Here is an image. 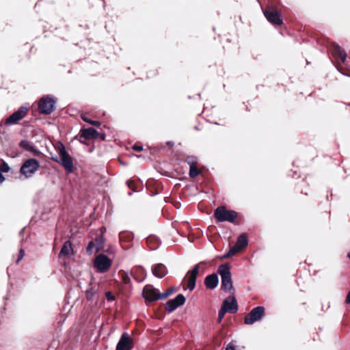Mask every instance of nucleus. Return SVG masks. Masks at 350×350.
Listing matches in <instances>:
<instances>
[{
    "instance_id": "nucleus-1",
    "label": "nucleus",
    "mask_w": 350,
    "mask_h": 350,
    "mask_svg": "<svg viewBox=\"0 0 350 350\" xmlns=\"http://www.w3.org/2000/svg\"><path fill=\"white\" fill-rule=\"evenodd\" d=\"M40 162L33 158L26 159L21 166L19 173L25 178H31L39 170Z\"/></svg>"
},
{
    "instance_id": "nucleus-2",
    "label": "nucleus",
    "mask_w": 350,
    "mask_h": 350,
    "mask_svg": "<svg viewBox=\"0 0 350 350\" xmlns=\"http://www.w3.org/2000/svg\"><path fill=\"white\" fill-rule=\"evenodd\" d=\"M218 273L221 278V288L224 291L230 292L233 290L232 276L230 267L227 264H223L218 268Z\"/></svg>"
},
{
    "instance_id": "nucleus-3",
    "label": "nucleus",
    "mask_w": 350,
    "mask_h": 350,
    "mask_svg": "<svg viewBox=\"0 0 350 350\" xmlns=\"http://www.w3.org/2000/svg\"><path fill=\"white\" fill-rule=\"evenodd\" d=\"M58 154L59 158L55 159L60 165H62L68 173L73 171V162L72 157L66 151L65 147L62 144L58 147Z\"/></svg>"
},
{
    "instance_id": "nucleus-4",
    "label": "nucleus",
    "mask_w": 350,
    "mask_h": 350,
    "mask_svg": "<svg viewBox=\"0 0 350 350\" xmlns=\"http://www.w3.org/2000/svg\"><path fill=\"white\" fill-rule=\"evenodd\" d=\"M216 220L219 222L228 221L234 222L237 217V213L234 211H228L225 206H219L214 213Z\"/></svg>"
},
{
    "instance_id": "nucleus-5",
    "label": "nucleus",
    "mask_w": 350,
    "mask_h": 350,
    "mask_svg": "<svg viewBox=\"0 0 350 350\" xmlns=\"http://www.w3.org/2000/svg\"><path fill=\"white\" fill-rule=\"evenodd\" d=\"M112 260L105 254H100L96 256L94 266L99 273L106 272L111 266Z\"/></svg>"
},
{
    "instance_id": "nucleus-6",
    "label": "nucleus",
    "mask_w": 350,
    "mask_h": 350,
    "mask_svg": "<svg viewBox=\"0 0 350 350\" xmlns=\"http://www.w3.org/2000/svg\"><path fill=\"white\" fill-rule=\"evenodd\" d=\"M55 100L49 96L40 98L38 104V109L41 113L50 114L55 110Z\"/></svg>"
},
{
    "instance_id": "nucleus-7",
    "label": "nucleus",
    "mask_w": 350,
    "mask_h": 350,
    "mask_svg": "<svg viewBox=\"0 0 350 350\" xmlns=\"http://www.w3.org/2000/svg\"><path fill=\"white\" fill-rule=\"evenodd\" d=\"M263 14L270 23L274 25L282 24L281 14L277 9L273 7H267L263 10Z\"/></svg>"
},
{
    "instance_id": "nucleus-8",
    "label": "nucleus",
    "mask_w": 350,
    "mask_h": 350,
    "mask_svg": "<svg viewBox=\"0 0 350 350\" xmlns=\"http://www.w3.org/2000/svg\"><path fill=\"white\" fill-rule=\"evenodd\" d=\"M265 314V308L262 306H257L253 308L247 315L245 317L244 323L252 325L260 321Z\"/></svg>"
},
{
    "instance_id": "nucleus-9",
    "label": "nucleus",
    "mask_w": 350,
    "mask_h": 350,
    "mask_svg": "<svg viewBox=\"0 0 350 350\" xmlns=\"http://www.w3.org/2000/svg\"><path fill=\"white\" fill-rule=\"evenodd\" d=\"M29 108L22 106L17 111L10 115L5 120L6 125H13L16 124L19 120L23 119L27 113Z\"/></svg>"
},
{
    "instance_id": "nucleus-10",
    "label": "nucleus",
    "mask_w": 350,
    "mask_h": 350,
    "mask_svg": "<svg viewBox=\"0 0 350 350\" xmlns=\"http://www.w3.org/2000/svg\"><path fill=\"white\" fill-rule=\"evenodd\" d=\"M133 348V339L127 333H123L117 344L116 350H131Z\"/></svg>"
},
{
    "instance_id": "nucleus-11",
    "label": "nucleus",
    "mask_w": 350,
    "mask_h": 350,
    "mask_svg": "<svg viewBox=\"0 0 350 350\" xmlns=\"http://www.w3.org/2000/svg\"><path fill=\"white\" fill-rule=\"evenodd\" d=\"M185 302V297L182 294H178L175 298L170 299L165 304V310L172 312L178 307L183 306Z\"/></svg>"
},
{
    "instance_id": "nucleus-12",
    "label": "nucleus",
    "mask_w": 350,
    "mask_h": 350,
    "mask_svg": "<svg viewBox=\"0 0 350 350\" xmlns=\"http://www.w3.org/2000/svg\"><path fill=\"white\" fill-rule=\"evenodd\" d=\"M143 297L149 301L159 299V293L152 285H146L143 290Z\"/></svg>"
},
{
    "instance_id": "nucleus-13",
    "label": "nucleus",
    "mask_w": 350,
    "mask_h": 350,
    "mask_svg": "<svg viewBox=\"0 0 350 350\" xmlns=\"http://www.w3.org/2000/svg\"><path fill=\"white\" fill-rule=\"evenodd\" d=\"M222 306L226 309L228 312L235 313L238 310V304L236 298L234 296H229L223 301Z\"/></svg>"
},
{
    "instance_id": "nucleus-14",
    "label": "nucleus",
    "mask_w": 350,
    "mask_h": 350,
    "mask_svg": "<svg viewBox=\"0 0 350 350\" xmlns=\"http://www.w3.org/2000/svg\"><path fill=\"white\" fill-rule=\"evenodd\" d=\"M199 265H196L193 269L191 271L189 279H188V288L190 291L194 289L196 286V278L199 272Z\"/></svg>"
},
{
    "instance_id": "nucleus-15",
    "label": "nucleus",
    "mask_w": 350,
    "mask_h": 350,
    "mask_svg": "<svg viewBox=\"0 0 350 350\" xmlns=\"http://www.w3.org/2000/svg\"><path fill=\"white\" fill-rule=\"evenodd\" d=\"M332 53L336 59H340L342 62H345L347 54L339 45L336 44H333Z\"/></svg>"
},
{
    "instance_id": "nucleus-16",
    "label": "nucleus",
    "mask_w": 350,
    "mask_h": 350,
    "mask_svg": "<svg viewBox=\"0 0 350 350\" xmlns=\"http://www.w3.org/2000/svg\"><path fill=\"white\" fill-rule=\"evenodd\" d=\"M152 274L159 278H162L167 273V270L165 266L161 263L155 265L152 268Z\"/></svg>"
},
{
    "instance_id": "nucleus-17",
    "label": "nucleus",
    "mask_w": 350,
    "mask_h": 350,
    "mask_svg": "<svg viewBox=\"0 0 350 350\" xmlns=\"http://www.w3.org/2000/svg\"><path fill=\"white\" fill-rule=\"evenodd\" d=\"M219 282L218 277L216 274H211L206 277L204 284L208 288L214 289L217 287Z\"/></svg>"
},
{
    "instance_id": "nucleus-18",
    "label": "nucleus",
    "mask_w": 350,
    "mask_h": 350,
    "mask_svg": "<svg viewBox=\"0 0 350 350\" xmlns=\"http://www.w3.org/2000/svg\"><path fill=\"white\" fill-rule=\"evenodd\" d=\"M73 254V248L70 241H66L59 254V256H70Z\"/></svg>"
},
{
    "instance_id": "nucleus-19",
    "label": "nucleus",
    "mask_w": 350,
    "mask_h": 350,
    "mask_svg": "<svg viewBox=\"0 0 350 350\" xmlns=\"http://www.w3.org/2000/svg\"><path fill=\"white\" fill-rule=\"evenodd\" d=\"M98 135V133L93 128H88L81 130V136L85 139H94L96 138Z\"/></svg>"
},
{
    "instance_id": "nucleus-20",
    "label": "nucleus",
    "mask_w": 350,
    "mask_h": 350,
    "mask_svg": "<svg viewBox=\"0 0 350 350\" xmlns=\"http://www.w3.org/2000/svg\"><path fill=\"white\" fill-rule=\"evenodd\" d=\"M93 241L96 245V252H98L103 249L105 246V239L103 237V229L100 230L99 234L96 236Z\"/></svg>"
},
{
    "instance_id": "nucleus-21",
    "label": "nucleus",
    "mask_w": 350,
    "mask_h": 350,
    "mask_svg": "<svg viewBox=\"0 0 350 350\" xmlns=\"http://www.w3.org/2000/svg\"><path fill=\"white\" fill-rule=\"evenodd\" d=\"M248 244L247 238L245 234H241L237 239V241L235 243L236 247H237L240 251L245 248Z\"/></svg>"
},
{
    "instance_id": "nucleus-22",
    "label": "nucleus",
    "mask_w": 350,
    "mask_h": 350,
    "mask_svg": "<svg viewBox=\"0 0 350 350\" xmlns=\"http://www.w3.org/2000/svg\"><path fill=\"white\" fill-rule=\"evenodd\" d=\"M20 146L27 151H29V152H31L33 153L37 152L36 148L27 140H22L20 142Z\"/></svg>"
},
{
    "instance_id": "nucleus-23",
    "label": "nucleus",
    "mask_w": 350,
    "mask_h": 350,
    "mask_svg": "<svg viewBox=\"0 0 350 350\" xmlns=\"http://www.w3.org/2000/svg\"><path fill=\"white\" fill-rule=\"evenodd\" d=\"M119 274L120 275L122 280L124 284H129L131 283V278L128 272L120 271Z\"/></svg>"
},
{
    "instance_id": "nucleus-24",
    "label": "nucleus",
    "mask_w": 350,
    "mask_h": 350,
    "mask_svg": "<svg viewBox=\"0 0 350 350\" xmlns=\"http://www.w3.org/2000/svg\"><path fill=\"white\" fill-rule=\"evenodd\" d=\"M185 161L187 163L189 167L198 165V159L193 156L187 157L185 159Z\"/></svg>"
},
{
    "instance_id": "nucleus-25",
    "label": "nucleus",
    "mask_w": 350,
    "mask_h": 350,
    "mask_svg": "<svg viewBox=\"0 0 350 350\" xmlns=\"http://www.w3.org/2000/svg\"><path fill=\"white\" fill-rule=\"evenodd\" d=\"M86 252L90 255L92 254L94 252H96V245L93 241H90L88 243V247L86 248Z\"/></svg>"
},
{
    "instance_id": "nucleus-26",
    "label": "nucleus",
    "mask_w": 350,
    "mask_h": 350,
    "mask_svg": "<svg viewBox=\"0 0 350 350\" xmlns=\"http://www.w3.org/2000/svg\"><path fill=\"white\" fill-rule=\"evenodd\" d=\"M189 176L191 178L196 177L200 174V172L198 170L197 165L189 167Z\"/></svg>"
},
{
    "instance_id": "nucleus-27",
    "label": "nucleus",
    "mask_w": 350,
    "mask_h": 350,
    "mask_svg": "<svg viewBox=\"0 0 350 350\" xmlns=\"http://www.w3.org/2000/svg\"><path fill=\"white\" fill-rule=\"evenodd\" d=\"M240 250L236 247L235 245H234L232 247H231L227 254L224 255V258H229L232 256H234L236 253L239 252Z\"/></svg>"
},
{
    "instance_id": "nucleus-28",
    "label": "nucleus",
    "mask_w": 350,
    "mask_h": 350,
    "mask_svg": "<svg viewBox=\"0 0 350 350\" xmlns=\"http://www.w3.org/2000/svg\"><path fill=\"white\" fill-rule=\"evenodd\" d=\"M228 311L226 310V308H224L223 306H221V309L219 310V313H218V319H217V322L218 323H221L225 314Z\"/></svg>"
},
{
    "instance_id": "nucleus-29",
    "label": "nucleus",
    "mask_w": 350,
    "mask_h": 350,
    "mask_svg": "<svg viewBox=\"0 0 350 350\" xmlns=\"http://www.w3.org/2000/svg\"><path fill=\"white\" fill-rule=\"evenodd\" d=\"M10 169L8 164L5 162H3L0 166V170L2 172H8Z\"/></svg>"
},
{
    "instance_id": "nucleus-30",
    "label": "nucleus",
    "mask_w": 350,
    "mask_h": 350,
    "mask_svg": "<svg viewBox=\"0 0 350 350\" xmlns=\"http://www.w3.org/2000/svg\"><path fill=\"white\" fill-rule=\"evenodd\" d=\"M82 119L85 121V122H89L91 124H93V125H99V123L98 122H95V121H90L88 118L85 117V116H82Z\"/></svg>"
},
{
    "instance_id": "nucleus-31",
    "label": "nucleus",
    "mask_w": 350,
    "mask_h": 350,
    "mask_svg": "<svg viewBox=\"0 0 350 350\" xmlns=\"http://www.w3.org/2000/svg\"><path fill=\"white\" fill-rule=\"evenodd\" d=\"M25 256V251L23 249H21L19 250V254H18V258L16 260V262H18Z\"/></svg>"
},
{
    "instance_id": "nucleus-32",
    "label": "nucleus",
    "mask_w": 350,
    "mask_h": 350,
    "mask_svg": "<svg viewBox=\"0 0 350 350\" xmlns=\"http://www.w3.org/2000/svg\"><path fill=\"white\" fill-rule=\"evenodd\" d=\"M106 297L109 301H113L115 299V297L109 291L106 293Z\"/></svg>"
},
{
    "instance_id": "nucleus-33",
    "label": "nucleus",
    "mask_w": 350,
    "mask_h": 350,
    "mask_svg": "<svg viewBox=\"0 0 350 350\" xmlns=\"http://www.w3.org/2000/svg\"><path fill=\"white\" fill-rule=\"evenodd\" d=\"M169 296V293H167V291L162 293V294H160L159 293V299H165L167 298V297Z\"/></svg>"
},
{
    "instance_id": "nucleus-34",
    "label": "nucleus",
    "mask_w": 350,
    "mask_h": 350,
    "mask_svg": "<svg viewBox=\"0 0 350 350\" xmlns=\"http://www.w3.org/2000/svg\"><path fill=\"white\" fill-rule=\"evenodd\" d=\"M226 350H236V348H235V346L234 345H232V342H230L226 347Z\"/></svg>"
},
{
    "instance_id": "nucleus-35",
    "label": "nucleus",
    "mask_w": 350,
    "mask_h": 350,
    "mask_svg": "<svg viewBox=\"0 0 350 350\" xmlns=\"http://www.w3.org/2000/svg\"><path fill=\"white\" fill-rule=\"evenodd\" d=\"M133 149L136 150V151H141V150H142L143 147L141 146L134 145L133 146Z\"/></svg>"
},
{
    "instance_id": "nucleus-36",
    "label": "nucleus",
    "mask_w": 350,
    "mask_h": 350,
    "mask_svg": "<svg viewBox=\"0 0 350 350\" xmlns=\"http://www.w3.org/2000/svg\"><path fill=\"white\" fill-rule=\"evenodd\" d=\"M345 301H346L347 304H350V291L347 293Z\"/></svg>"
},
{
    "instance_id": "nucleus-37",
    "label": "nucleus",
    "mask_w": 350,
    "mask_h": 350,
    "mask_svg": "<svg viewBox=\"0 0 350 350\" xmlns=\"http://www.w3.org/2000/svg\"><path fill=\"white\" fill-rule=\"evenodd\" d=\"M5 180V177L0 172V183H3Z\"/></svg>"
},
{
    "instance_id": "nucleus-38",
    "label": "nucleus",
    "mask_w": 350,
    "mask_h": 350,
    "mask_svg": "<svg viewBox=\"0 0 350 350\" xmlns=\"http://www.w3.org/2000/svg\"><path fill=\"white\" fill-rule=\"evenodd\" d=\"M146 277V275L145 274V275L142 279H137L136 278H135V279L137 280L138 282H141L145 279Z\"/></svg>"
},
{
    "instance_id": "nucleus-39",
    "label": "nucleus",
    "mask_w": 350,
    "mask_h": 350,
    "mask_svg": "<svg viewBox=\"0 0 350 350\" xmlns=\"http://www.w3.org/2000/svg\"><path fill=\"white\" fill-rule=\"evenodd\" d=\"M138 270H139V271L140 273H145V270H144V268L140 267V268H139V269H138Z\"/></svg>"
},
{
    "instance_id": "nucleus-40",
    "label": "nucleus",
    "mask_w": 350,
    "mask_h": 350,
    "mask_svg": "<svg viewBox=\"0 0 350 350\" xmlns=\"http://www.w3.org/2000/svg\"><path fill=\"white\" fill-rule=\"evenodd\" d=\"M133 181H131V180H128V181H127V184H128V186H129V187H131V184H133Z\"/></svg>"
},
{
    "instance_id": "nucleus-41",
    "label": "nucleus",
    "mask_w": 350,
    "mask_h": 350,
    "mask_svg": "<svg viewBox=\"0 0 350 350\" xmlns=\"http://www.w3.org/2000/svg\"><path fill=\"white\" fill-rule=\"evenodd\" d=\"M167 291V293H169V295L172 293L173 290H169V291Z\"/></svg>"
},
{
    "instance_id": "nucleus-42",
    "label": "nucleus",
    "mask_w": 350,
    "mask_h": 350,
    "mask_svg": "<svg viewBox=\"0 0 350 350\" xmlns=\"http://www.w3.org/2000/svg\"><path fill=\"white\" fill-rule=\"evenodd\" d=\"M152 239H153V238H152V237H149V238H148V239H147V242L150 241Z\"/></svg>"
},
{
    "instance_id": "nucleus-43",
    "label": "nucleus",
    "mask_w": 350,
    "mask_h": 350,
    "mask_svg": "<svg viewBox=\"0 0 350 350\" xmlns=\"http://www.w3.org/2000/svg\"><path fill=\"white\" fill-rule=\"evenodd\" d=\"M105 135H102V136H101V139H105Z\"/></svg>"
},
{
    "instance_id": "nucleus-44",
    "label": "nucleus",
    "mask_w": 350,
    "mask_h": 350,
    "mask_svg": "<svg viewBox=\"0 0 350 350\" xmlns=\"http://www.w3.org/2000/svg\"><path fill=\"white\" fill-rule=\"evenodd\" d=\"M348 257L350 258V252L348 254Z\"/></svg>"
}]
</instances>
